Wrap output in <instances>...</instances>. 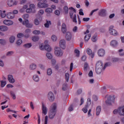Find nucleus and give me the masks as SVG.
I'll return each mask as SVG.
<instances>
[{
  "mask_svg": "<svg viewBox=\"0 0 124 124\" xmlns=\"http://www.w3.org/2000/svg\"><path fill=\"white\" fill-rule=\"evenodd\" d=\"M70 12H69V14H70V18L73 20V22L74 23H77V16H76V10L74 9L73 7H71L69 8Z\"/></svg>",
  "mask_w": 124,
  "mask_h": 124,
  "instance_id": "obj_1",
  "label": "nucleus"
},
{
  "mask_svg": "<svg viewBox=\"0 0 124 124\" xmlns=\"http://www.w3.org/2000/svg\"><path fill=\"white\" fill-rule=\"evenodd\" d=\"M54 54L56 57L62 58L63 56V51L61 49V47L55 46L54 48Z\"/></svg>",
  "mask_w": 124,
  "mask_h": 124,
  "instance_id": "obj_2",
  "label": "nucleus"
},
{
  "mask_svg": "<svg viewBox=\"0 0 124 124\" xmlns=\"http://www.w3.org/2000/svg\"><path fill=\"white\" fill-rule=\"evenodd\" d=\"M113 113L114 115L118 114L119 116H124V106L118 108L113 110Z\"/></svg>",
  "mask_w": 124,
  "mask_h": 124,
  "instance_id": "obj_3",
  "label": "nucleus"
},
{
  "mask_svg": "<svg viewBox=\"0 0 124 124\" xmlns=\"http://www.w3.org/2000/svg\"><path fill=\"white\" fill-rule=\"evenodd\" d=\"M115 101V96L108 95L107 96V100H106V104L108 106L112 105V103H114Z\"/></svg>",
  "mask_w": 124,
  "mask_h": 124,
  "instance_id": "obj_4",
  "label": "nucleus"
},
{
  "mask_svg": "<svg viewBox=\"0 0 124 124\" xmlns=\"http://www.w3.org/2000/svg\"><path fill=\"white\" fill-rule=\"evenodd\" d=\"M111 64L112 63L110 62H107L105 63V65L103 67V68H95L96 73L97 74H101V73H102V71H103V70H105V69L107 67V66H110L111 65Z\"/></svg>",
  "mask_w": 124,
  "mask_h": 124,
  "instance_id": "obj_5",
  "label": "nucleus"
},
{
  "mask_svg": "<svg viewBox=\"0 0 124 124\" xmlns=\"http://www.w3.org/2000/svg\"><path fill=\"white\" fill-rule=\"evenodd\" d=\"M114 29V26H110L109 29V33L111 35H114L116 36L118 35V32Z\"/></svg>",
  "mask_w": 124,
  "mask_h": 124,
  "instance_id": "obj_6",
  "label": "nucleus"
},
{
  "mask_svg": "<svg viewBox=\"0 0 124 124\" xmlns=\"http://www.w3.org/2000/svg\"><path fill=\"white\" fill-rule=\"evenodd\" d=\"M22 24L25 26L26 28H32L33 25L32 23H30V21H29V20L25 19L22 22Z\"/></svg>",
  "mask_w": 124,
  "mask_h": 124,
  "instance_id": "obj_7",
  "label": "nucleus"
},
{
  "mask_svg": "<svg viewBox=\"0 0 124 124\" xmlns=\"http://www.w3.org/2000/svg\"><path fill=\"white\" fill-rule=\"evenodd\" d=\"M66 43L65 42V40L64 39H62L60 40L59 42V46L60 48H61L62 49H63V50H64V49H65V48L66 47Z\"/></svg>",
  "mask_w": 124,
  "mask_h": 124,
  "instance_id": "obj_8",
  "label": "nucleus"
},
{
  "mask_svg": "<svg viewBox=\"0 0 124 124\" xmlns=\"http://www.w3.org/2000/svg\"><path fill=\"white\" fill-rule=\"evenodd\" d=\"M18 4V1L16 0H8L7 1V5L10 7L13 6V5H17Z\"/></svg>",
  "mask_w": 124,
  "mask_h": 124,
  "instance_id": "obj_9",
  "label": "nucleus"
},
{
  "mask_svg": "<svg viewBox=\"0 0 124 124\" xmlns=\"http://www.w3.org/2000/svg\"><path fill=\"white\" fill-rule=\"evenodd\" d=\"M47 97L50 102H53L55 100V95H54V93L52 92H50L48 93Z\"/></svg>",
  "mask_w": 124,
  "mask_h": 124,
  "instance_id": "obj_10",
  "label": "nucleus"
},
{
  "mask_svg": "<svg viewBox=\"0 0 124 124\" xmlns=\"http://www.w3.org/2000/svg\"><path fill=\"white\" fill-rule=\"evenodd\" d=\"M97 54L99 57H104L105 55V50L103 48L99 49L97 51Z\"/></svg>",
  "mask_w": 124,
  "mask_h": 124,
  "instance_id": "obj_11",
  "label": "nucleus"
},
{
  "mask_svg": "<svg viewBox=\"0 0 124 124\" xmlns=\"http://www.w3.org/2000/svg\"><path fill=\"white\" fill-rule=\"evenodd\" d=\"M57 112L53 111L52 110H50L48 112V117L50 120H53L54 119V117L56 116Z\"/></svg>",
  "mask_w": 124,
  "mask_h": 124,
  "instance_id": "obj_12",
  "label": "nucleus"
},
{
  "mask_svg": "<svg viewBox=\"0 0 124 124\" xmlns=\"http://www.w3.org/2000/svg\"><path fill=\"white\" fill-rule=\"evenodd\" d=\"M3 23L4 25H6V26H12V25H13V21L5 19L3 21Z\"/></svg>",
  "mask_w": 124,
  "mask_h": 124,
  "instance_id": "obj_13",
  "label": "nucleus"
},
{
  "mask_svg": "<svg viewBox=\"0 0 124 124\" xmlns=\"http://www.w3.org/2000/svg\"><path fill=\"white\" fill-rule=\"evenodd\" d=\"M103 67H104L103 62H102L101 61H99L96 62L95 68H103Z\"/></svg>",
  "mask_w": 124,
  "mask_h": 124,
  "instance_id": "obj_14",
  "label": "nucleus"
},
{
  "mask_svg": "<svg viewBox=\"0 0 124 124\" xmlns=\"http://www.w3.org/2000/svg\"><path fill=\"white\" fill-rule=\"evenodd\" d=\"M50 111L57 112V104L56 103H53L51 105Z\"/></svg>",
  "mask_w": 124,
  "mask_h": 124,
  "instance_id": "obj_15",
  "label": "nucleus"
},
{
  "mask_svg": "<svg viewBox=\"0 0 124 124\" xmlns=\"http://www.w3.org/2000/svg\"><path fill=\"white\" fill-rule=\"evenodd\" d=\"M8 80L9 82L12 84H14V83H15V79L13 78V76L11 75H8Z\"/></svg>",
  "mask_w": 124,
  "mask_h": 124,
  "instance_id": "obj_16",
  "label": "nucleus"
},
{
  "mask_svg": "<svg viewBox=\"0 0 124 124\" xmlns=\"http://www.w3.org/2000/svg\"><path fill=\"white\" fill-rule=\"evenodd\" d=\"M65 38L67 41H70V40H71V38H72V35L71 34V33L69 31L66 32Z\"/></svg>",
  "mask_w": 124,
  "mask_h": 124,
  "instance_id": "obj_17",
  "label": "nucleus"
},
{
  "mask_svg": "<svg viewBox=\"0 0 124 124\" xmlns=\"http://www.w3.org/2000/svg\"><path fill=\"white\" fill-rule=\"evenodd\" d=\"M61 31L62 33H63L64 34L66 33L67 28L65 23H63L62 24Z\"/></svg>",
  "mask_w": 124,
  "mask_h": 124,
  "instance_id": "obj_18",
  "label": "nucleus"
},
{
  "mask_svg": "<svg viewBox=\"0 0 124 124\" xmlns=\"http://www.w3.org/2000/svg\"><path fill=\"white\" fill-rule=\"evenodd\" d=\"M42 105L43 114H44V115H46L47 112H48V109L46 107V106L44 105V104L42 103Z\"/></svg>",
  "mask_w": 124,
  "mask_h": 124,
  "instance_id": "obj_19",
  "label": "nucleus"
},
{
  "mask_svg": "<svg viewBox=\"0 0 124 124\" xmlns=\"http://www.w3.org/2000/svg\"><path fill=\"white\" fill-rule=\"evenodd\" d=\"M99 15L101 17H104L106 15V10L104 9H103L99 12Z\"/></svg>",
  "mask_w": 124,
  "mask_h": 124,
  "instance_id": "obj_20",
  "label": "nucleus"
},
{
  "mask_svg": "<svg viewBox=\"0 0 124 124\" xmlns=\"http://www.w3.org/2000/svg\"><path fill=\"white\" fill-rule=\"evenodd\" d=\"M36 67H37V65L34 63H31L29 65V69L30 70H35V69H36Z\"/></svg>",
  "mask_w": 124,
  "mask_h": 124,
  "instance_id": "obj_21",
  "label": "nucleus"
},
{
  "mask_svg": "<svg viewBox=\"0 0 124 124\" xmlns=\"http://www.w3.org/2000/svg\"><path fill=\"white\" fill-rule=\"evenodd\" d=\"M87 53L89 56H91L92 58L94 57V53H93L92 49H91L90 48H88L87 49Z\"/></svg>",
  "mask_w": 124,
  "mask_h": 124,
  "instance_id": "obj_22",
  "label": "nucleus"
},
{
  "mask_svg": "<svg viewBox=\"0 0 124 124\" xmlns=\"http://www.w3.org/2000/svg\"><path fill=\"white\" fill-rule=\"evenodd\" d=\"M110 46L112 47H117L118 46V42L116 40H112L110 42Z\"/></svg>",
  "mask_w": 124,
  "mask_h": 124,
  "instance_id": "obj_23",
  "label": "nucleus"
},
{
  "mask_svg": "<svg viewBox=\"0 0 124 124\" xmlns=\"http://www.w3.org/2000/svg\"><path fill=\"white\" fill-rule=\"evenodd\" d=\"M15 17V15L13 13H8L7 14L8 19H13Z\"/></svg>",
  "mask_w": 124,
  "mask_h": 124,
  "instance_id": "obj_24",
  "label": "nucleus"
},
{
  "mask_svg": "<svg viewBox=\"0 0 124 124\" xmlns=\"http://www.w3.org/2000/svg\"><path fill=\"white\" fill-rule=\"evenodd\" d=\"M101 112V107L100 106H98L96 108V116L99 115L100 112Z\"/></svg>",
  "mask_w": 124,
  "mask_h": 124,
  "instance_id": "obj_25",
  "label": "nucleus"
},
{
  "mask_svg": "<svg viewBox=\"0 0 124 124\" xmlns=\"http://www.w3.org/2000/svg\"><path fill=\"white\" fill-rule=\"evenodd\" d=\"M0 31H8V27L6 26H0Z\"/></svg>",
  "mask_w": 124,
  "mask_h": 124,
  "instance_id": "obj_26",
  "label": "nucleus"
},
{
  "mask_svg": "<svg viewBox=\"0 0 124 124\" xmlns=\"http://www.w3.org/2000/svg\"><path fill=\"white\" fill-rule=\"evenodd\" d=\"M44 48L46 51H47V52H51L52 51V48H51V46L49 45H46L44 46Z\"/></svg>",
  "mask_w": 124,
  "mask_h": 124,
  "instance_id": "obj_27",
  "label": "nucleus"
},
{
  "mask_svg": "<svg viewBox=\"0 0 124 124\" xmlns=\"http://www.w3.org/2000/svg\"><path fill=\"white\" fill-rule=\"evenodd\" d=\"M29 8H30L32 10V13H35V5H34V4H30Z\"/></svg>",
  "mask_w": 124,
  "mask_h": 124,
  "instance_id": "obj_28",
  "label": "nucleus"
},
{
  "mask_svg": "<svg viewBox=\"0 0 124 124\" xmlns=\"http://www.w3.org/2000/svg\"><path fill=\"white\" fill-rule=\"evenodd\" d=\"M5 11L0 10V16L1 18H5L7 16V15L5 13Z\"/></svg>",
  "mask_w": 124,
  "mask_h": 124,
  "instance_id": "obj_29",
  "label": "nucleus"
},
{
  "mask_svg": "<svg viewBox=\"0 0 124 124\" xmlns=\"http://www.w3.org/2000/svg\"><path fill=\"white\" fill-rule=\"evenodd\" d=\"M10 94L13 99H14V100H15V99H16V94H15V92L11 91L10 92Z\"/></svg>",
  "mask_w": 124,
  "mask_h": 124,
  "instance_id": "obj_30",
  "label": "nucleus"
},
{
  "mask_svg": "<svg viewBox=\"0 0 124 124\" xmlns=\"http://www.w3.org/2000/svg\"><path fill=\"white\" fill-rule=\"evenodd\" d=\"M32 78L35 82H39V77L37 75H33Z\"/></svg>",
  "mask_w": 124,
  "mask_h": 124,
  "instance_id": "obj_31",
  "label": "nucleus"
},
{
  "mask_svg": "<svg viewBox=\"0 0 124 124\" xmlns=\"http://www.w3.org/2000/svg\"><path fill=\"white\" fill-rule=\"evenodd\" d=\"M31 39H32V41H33L34 42H36V41H38V40H39V36H34L32 37Z\"/></svg>",
  "mask_w": 124,
  "mask_h": 124,
  "instance_id": "obj_32",
  "label": "nucleus"
},
{
  "mask_svg": "<svg viewBox=\"0 0 124 124\" xmlns=\"http://www.w3.org/2000/svg\"><path fill=\"white\" fill-rule=\"evenodd\" d=\"M46 58L48 59V60H51L52 59V58H53V56L52 55V54L49 52H47L46 54Z\"/></svg>",
  "mask_w": 124,
  "mask_h": 124,
  "instance_id": "obj_33",
  "label": "nucleus"
},
{
  "mask_svg": "<svg viewBox=\"0 0 124 124\" xmlns=\"http://www.w3.org/2000/svg\"><path fill=\"white\" fill-rule=\"evenodd\" d=\"M23 46L24 47H25V48L29 49V48H31V47L32 46V45L31 44V43H27L25 44Z\"/></svg>",
  "mask_w": 124,
  "mask_h": 124,
  "instance_id": "obj_34",
  "label": "nucleus"
},
{
  "mask_svg": "<svg viewBox=\"0 0 124 124\" xmlns=\"http://www.w3.org/2000/svg\"><path fill=\"white\" fill-rule=\"evenodd\" d=\"M91 36H92V35L91 34L86 35L85 37H84L85 41H88L89 39H90L91 38Z\"/></svg>",
  "mask_w": 124,
  "mask_h": 124,
  "instance_id": "obj_35",
  "label": "nucleus"
},
{
  "mask_svg": "<svg viewBox=\"0 0 124 124\" xmlns=\"http://www.w3.org/2000/svg\"><path fill=\"white\" fill-rule=\"evenodd\" d=\"M45 12L46 13H52L53 12V9L51 8H47L45 10Z\"/></svg>",
  "mask_w": 124,
  "mask_h": 124,
  "instance_id": "obj_36",
  "label": "nucleus"
},
{
  "mask_svg": "<svg viewBox=\"0 0 124 124\" xmlns=\"http://www.w3.org/2000/svg\"><path fill=\"white\" fill-rule=\"evenodd\" d=\"M9 41L10 43H13L15 41V36H12L9 38Z\"/></svg>",
  "mask_w": 124,
  "mask_h": 124,
  "instance_id": "obj_37",
  "label": "nucleus"
},
{
  "mask_svg": "<svg viewBox=\"0 0 124 124\" xmlns=\"http://www.w3.org/2000/svg\"><path fill=\"white\" fill-rule=\"evenodd\" d=\"M52 73H53V71H52V69L51 68H48L47 70V74L48 75V76H50V75H52Z\"/></svg>",
  "mask_w": 124,
  "mask_h": 124,
  "instance_id": "obj_38",
  "label": "nucleus"
},
{
  "mask_svg": "<svg viewBox=\"0 0 124 124\" xmlns=\"http://www.w3.org/2000/svg\"><path fill=\"white\" fill-rule=\"evenodd\" d=\"M97 40V35H94L92 37V41H93V42H96Z\"/></svg>",
  "mask_w": 124,
  "mask_h": 124,
  "instance_id": "obj_39",
  "label": "nucleus"
},
{
  "mask_svg": "<svg viewBox=\"0 0 124 124\" xmlns=\"http://www.w3.org/2000/svg\"><path fill=\"white\" fill-rule=\"evenodd\" d=\"M1 83L0 87L1 88H4L5 87V85H6V81H4L3 80L0 81Z\"/></svg>",
  "mask_w": 124,
  "mask_h": 124,
  "instance_id": "obj_40",
  "label": "nucleus"
},
{
  "mask_svg": "<svg viewBox=\"0 0 124 124\" xmlns=\"http://www.w3.org/2000/svg\"><path fill=\"white\" fill-rule=\"evenodd\" d=\"M0 44L1 45H5V44H6V41H5V40H4V39H0Z\"/></svg>",
  "mask_w": 124,
  "mask_h": 124,
  "instance_id": "obj_41",
  "label": "nucleus"
},
{
  "mask_svg": "<svg viewBox=\"0 0 124 124\" xmlns=\"http://www.w3.org/2000/svg\"><path fill=\"white\" fill-rule=\"evenodd\" d=\"M123 49L118 50L119 56H120L121 57L124 56V52H123Z\"/></svg>",
  "mask_w": 124,
  "mask_h": 124,
  "instance_id": "obj_42",
  "label": "nucleus"
},
{
  "mask_svg": "<svg viewBox=\"0 0 124 124\" xmlns=\"http://www.w3.org/2000/svg\"><path fill=\"white\" fill-rule=\"evenodd\" d=\"M63 10L65 14H68V7H67V6H65L63 7Z\"/></svg>",
  "mask_w": 124,
  "mask_h": 124,
  "instance_id": "obj_43",
  "label": "nucleus"
},
{
  "mask_svg": "<svg viewBox=\"0 0 124 124\" xmlns=\"http://www.w3.org/2000/svg\"><path fill=\"white\" fill-rule=\"evenodd\" d=\"M88 67H89V64H88L87 62H85L84 65V71H87L88 70Z\"/></svg>",
  "mask_w": 124,
  "mask_h": 124,
  "instance_id": "obj_44",
  "label": "nucleus"
},
{
  "mask_svg": "<svg viewBox=\"0 0 124 124\" xmlns=\"http://www.w3.org/2000/svg\"><path fill=\"white\" fill-rule=\"evenodd\" d=\"M22 43H23V41H22L21 39L18 40L16 42L17 46H20Z\"/></svg>",
  "mask_w": 124,
  "mask_h": 124,
  "instance_id": "obj_45",
  "label": "nucleus"
},
{
  "mask_svg": "<svg viewBox=\"0 0 124 124\" xmlns=\"http://www.w3.org/2000/svg\"><path fill=\"white\" fill-rule=\"evenodd\" d=\"M51 25L50 21H47L46 24H45V28H49V26Z\"/></svg>",
  "mask_w": 124,
  "mask_h": 124,
  "instance_id": "obj_46",
  "label": "nucleus"
},
{
  "mask_svg": "<svg viewBox=\"0 0 124 124\" xmlns=\"http://www.w3.org/2000/svg\"><path fill=\"white\" fill-rule=\"evenodd\" d=\"M121 60L120 58H112V62H120Z\"/></svg>",
  "mask_w": 124,
  "mask_h": 124,
  "instance_id": "obj_47",
  "label": "nucleus"
},
{
  "mask_svg": "<svg viewBox=\"0 0 124 124\" xmlns=\"http://www.w3.org/2000/svg\"><path fill=\"white\" fill-rule=\"evenodd\" d=\"M65 77L66 82H67L68 83V82L69 80V74L66 73L65 74Z\"/></svg>",
  "mask_w": 124,
  "mask_h": 124,
  "instance_id": "obj_48",
  "label": "nucleus"
},
{
  "mask_svg": "<svg viewBox=\"0 0 124 124\" xmlns=\"http://www.w3.org/2000/svg\"><path fill=\"white\" fill-rule=\"evenodd\" d=\"M88 108H89V106L86 105L85 107L82 108V111L84 113H87L88 112Z\"/></svg>",
  "mask_w": 124,
  "mask_h": 124,
  "instance_id": "obj_49",
  "label": "nucleus"
},
{
  "mask_svg": "<svg viewBox=\"0 0 124 124\" xmlns=\"http://www.w3.org/2000/svg\"><path fill=\"white\" fill-rule=\"evenodd\" d=\"M32 33L34 34H40V31L39 30H34L32 31Z\"/></svg>",
  "mask_w": 124,
  "mask_h": 124,
  "instance_id": "obj_50",
  "label": "nucleus"
},
{
  "mask_svg": "<svg viewBox=\"0 0 124 124\" xmlns=\"http://www.w3.org/2000/svg\"><path fill=\"white\" fill-rule=\"evenodd\" d=\"M75 53L76 54V57H79L80 56V51L78 49L75 50Z\"/></svg>",
  "mask_w": 124,
  "mask_h": 124,
  "instance_id": "obj_51",
  "label": "nucleus"
},
{
  "mask_svg": "<svg viewBox=\"0 0 124 124\" xmlns=\"http://www.w3.org/2000/svg\"><path fill=\"white\" fill-rule=\"evenodd\" d=\"M17 37L18 38H22V37H24V34L22 33H19L17 34Z\"/></svg>",
  "mask_w": 124,
  "mask_h": 124,
  "instance_id": "obj_52",
  "label": "nucleus"
},
{
  "mask_svg": "<svg viewBox=\"0 0 124 124\" xmlns=\"http://www.w3.org/2000/svg\"><path fill=\"white\" fill-rule=\"evenodd\" d=\"M67 88V84H63L62 87V90L63 91H66Z\"/></svg>",
  "mask_w": 124,
  "mask_h": 124,
  "instance_id": "obj_53",
  "label": "nucleus"
},
{
  "mask_svg": "<svg viewBox=\"0 0 124 124\" xmlns=\"http://www.w3.org/2000/svg\"><path fill=\"white\" fill-rule=\"evenodd\" d=\"M51 39L53 41H57V36L55 35H52Z\"/></svg>",
  "mask_w": 124,
  "mask_h": 124,
  "instance_id": "obj_54",
  "label": "nucleus"
},
{
  "mask_svg": "<svg viewBox=\"0 0 124 124\" xmlns=\"http://www.w3.org/2000/svg\"><path fill=\"white\" fill-rule=\"evenodd\" d=\"M14 54V52L13 51H9L6 53V56H8L9 57H10V56H12Z\"/></svg>",
  "mask_w": 124,
  "mask_h": 124,
  "instance_id": "obj_55",
  "label": "nucleus"
},
{
  "mask_svg": "<svg viewBox=\"0 0 124 124\" xmlns=\"http://www.w3.org/2000/svg\"><path fill=\"white\" fill-rule=\"evenodd\" d=\"M34 23L36 26H38V25H39V21L36 18L34 19Z\"/></svg>",
  "mask_w": 124,
  "mask_h": 124,
  "instance_id": "obj_56",
  "label": "nucleus"
},
{
  "mask_svg": "<svg viewBox=\"0 0 124 124\" xmlns=\"http://www.w3.org/2000/svg\"><path fill=\"white\" fill-rule=\"evenodd\" d=\"M56 63H57V61H56V59H52L51 60V63L52 65H55Z\"/></svg>",
  "mask_w": 124,
  "mask_h": 124,
  "instance_id": "obj_57",
  "label": "nucleus"
},
{
  "mask_svg": "<svg viewBox=\"0 0 124 124\" xmlns=\"http://www.w3.org/2000/svg\"><path fill=\"white\" fill-rule=\"evenodd\" d=\"M91 104H92V102H91V99L89 98L87 99L86 105H87L89 107Z\"/></svg>",
  "mask_w": 124,
  "mask_h": 124,
  "instance_id": "obj_58",
  "label": "nucleus"
},
{
  "mask_svg": "<svg viewBox=\"0 0 124 124\" xmlns=\"http://www.w3.org/2000/svg\"><path fill=\"white\" fill-rule=\"evenodd\" d=\"M27 13H32V10L30 8H28L26 9Z\"/></svg>",
  "mask_w": 124,
  "mask_h": 124,
  "instance_id": "obj_59",
  "label": "nucleus"
},
{
  "mask_svg": "<svg viewBox=\"0 0 124 124\" xmlns=\"http://www.w3.org/2000/svg\"><path fill=\"white\" fill-rule=\"evenodd\" d=\"M88 76L89 77H93V71H90L88 74Z\"/></svg>",
  "mask_w": 124,
  "mask_h": 124,
  "instance_id": "obj_60",
  "label": "nucleus"
},
{
  "mask_svg": "<svg viewBox=\"0 0 124 124\" xmlns=\"http://www.w3.org/2000/svg\"><path fill=\"white\" fill-rule=\"evenodd\" d=\"M43 3L42 2H38L37 4V6L40 8H43Z\"/></svg>",
  "mask_w": 124,
  "mask_h": 124,
  "instance_id": "obj_61",
  "label": "nucleus"
},
{
  "mask_svg": "<svg viewBox=\"0 0 124 124\" xmlns=\"http://www.w3.org/2000/svg\"><path fill=\"white\" fill-rule=\"evenodd\" d=\"M31 29H27L25 30V33H28L29 34V33H31Z\"/></svg>",
  "mask_w": 124,
  "mask_h": 124,
  "instance_id": "obj_62",
  "label": "nucleus"
},
{
  "mask_svg": "<svg viewBox=\"0 0 124 124\" xmlns=\"http://www.w3.org/2000/svg\"><path fill=\"white\" fill-rule=\"evenodd\" d=\"M68 110L69 111V112H71V111H73V105H71L68 108Z\"/></svg>",
  "mask_w": 124,
  "mask_h": 124,
  "instance_id": "obj_63",
  "label": "nucleus"
},
{
  "mask_svg": "<svg viewBox=\"0 0 124 124\" xmlns=\"http://www.w3.org/2000/svg\"><path fill=\"white\" fill-rule=\"evenodd\" d=\"M48 123V116H46L45 118V124H47Z\"/></svg>",
  "mask_w": 124,
  "mask_h": 124,
  "instance_id": "obj_64",
  "label": "nucleus"
}]
</instances>
